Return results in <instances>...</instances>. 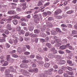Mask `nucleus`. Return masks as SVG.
<instances>
[{
	"label": "nucleus",
	"instance_id": "35",
	"mask_svg": "<svg viewBox=\"0 0 77 77\" xmlns=\"http://www.w3.org/2000/svg\"><path fill=\"white\" fill-rule=\"evenodd\" d=\"M51 34L52 35H55L56 34V32L55 31H54V30H52L51 31Z\"/></svg>",
	"mask_w": 77,
	"mask_h": 77
},
{
	"label": "nucleus",
	"instance_id": "20",
	"mask_svg": "<svg viewBox=\"0 0 77 77\" xmlns=\"http://www.w3.org/2000/svg\"><path fill=\"white\" fill-rule=\"evenodd\" d=\"M6 76L8 77H13L14 76L12 74H8L6 75Z\"/></svg>",
	"mask_w": 77,
	"mask_h": 77
},
{
	"label": "nucleus",
	"instance_id": "51",
	"mask_svg": "<svg viewBox=\"0 0 77 77\" xmlns=\"http://www.w3.org/2000/svg\"><path fill=\"white\" fill-rule=\"evenodd\" d=\"M26 25H27L26 23L24 22H22L21 23V25L22 26H26Z\"/></svg>",
	"mask_w": 77,
	"mask_h": 77
},
{
	"label": "nucleus",
	"instance_id": "8",
	"mask_svg": "<svg viewBox=\"0 0 77 77\" xmlns=\"http://www.w3.org/2000/svg\"><path fill=\"white\" fill-rule=\"evenodd\" d=\"M8 14H16V12L15 11H11L8 12Z\"/></svg>",
	"mask_w": 77,
	"mask_h": 77
},
{
	"label": "nucleus",
	"instance_id": "50",
	"mask_svg": "<svg viewBox=\"0 0 77 77\" xmlns=\"http://www.w3.org/2000/svg\"><path fill=\"white\" fill-rule=\"evenodd\" d=\"M59 53H60V54H64V52L62 51H58Z\"/></svg>",
	"mask_w": 77,
	"mask_h": 77
},
{
	"label": "nucleus",
	"instance_id": "49",
	"mask_svg": "<svg viewBox=\"0 0 77 77\" xmlns=\"http://www.w3.org/2000/svg\"><path fill=\"white\" fill-rule=\"evenodd\" d=\"M38 51L41 53H42V49L41 48H38Z\"/></svg>",
	"mask_w": 77,
	"mask_h": 77
},
{
	"label": "nucleus",
	"instance_id": "6",
	"mask_svg": "<svg viewBox=\"0 0 77 77\" xmlns=\"http://www.w3.org/2000/svg\"><path fill=\"white\" fill-rule=\"evenodd\" d=\"M6 28H7V29H8L9 30H12L11 26V24H9L7 25Z\"/></svg>",
	"mask_w": 77,
	"mask_h": 77
},
{
	"label": "nucleus",
	"instance_id": "25",
	"mask_svg": "<svg viewBox=\"0 0 77 77\" xmlns=\"http://www.w3.org/2000/svg\"><path fill=\"white\" fill-rule=\"evenodd\" d=\"M33 17L34 18V19H36L37 18H38V14H35L33 16Z\"/></svg>",
	"mask_w": 77,
	"mask_h": 77
},
{
	"label": "nucleus",
	"instance_id": "9",
	"mask_svg": "<svg viewBox=\"0 0 77 77\" xmlns=\"http://www.w3.org/2000/svg\"><path fill=\"white\" fill-rule=\"evenodd\" d=\"M34 20L35 23H38L40 21L39 18H37V19H34Z\"/></svg>",
	"mask_w": 77,
	"mask_h": 77
},
{
	"label": "nucleus",
	"instance_id": "34",
	"mask_svg": "<svg viewBox=\"0 0 77 77\" xmlns=\"http://www.w3.org/2000/svg\"><path fill=\"white\" fill-rule=\"evenodd\" d=\"M5 47H7V48H9V47H11V45H10L8 43H6L5 45Z\"/></svg>",
	"mask_w": 77,
	"mask_h": 77
},
{
	"label": "nucleus",
	"instance_id": "54",
	"mask_svg": "<svg viewBox=\"0 0 77 77\" xmlns=\"http://www.w3.org/2000/svg\"><path fill=\"white\" fill-rule=\"evenodd\" d=\"M36 36H37V35L36 34H32V35H31V37H32V38H34V37H36Z\"/></svg>",
	"mask_w": 77,
	"mask_h": 77
},
{
	"label": "nucleus",
	"instance_id": "30",
	"mask_svg": "<svg viewBox=\"0 0 77 77\" xmlns=\"http://www.w3.org/2000/svg\"><path fill=\"white\" fill-rule=\"evenodd\" d=\"M42 2L40 1H39L38 3L37 6H42Z\"/></svg>",
	"mask_w": 77,
	"mask_h": 77
},
{
	"label": "nucleus",
	"instance_id": "13",
	"mask_svg": "<svg viewBox=\"0 0 77 77\" xmlns=\"http://www.w3.org/2000/svg\"><path fill=\"white\" fill-rule=\"evenodd\" d=\"M73 12H74V11L71 10L67 11L66 13L67 14H72Z\"/></svg>",
	"mask_w": 77,
	"mask_h": 77
},
{
	"label": "nucleus",
	"instance_id": "23",
	"mask_svg": "<svg viewBox=\"0 0 77 77\" xmlns=\"http://www.w3.org/2000/svg\"><path fill=\"white\" fill-rule=\"evenodd\" d=\"M48 56L49 58H53V55L51 54H48Z\"/></svg>",
	"mask_w": 77,
	"mask_h": 77
},
{
	"label": "nucleus",
	"instance_id": "15",
	"mask_svg": "<svg viewBox=\"0 0 77 77\" xmlns=\"http://www.w3.org/2000/svg\"><path fill=\"white\" fill-rule=\"evenodd\" d=\"M13 23L14 25H17L18 23V22L17 20H13Z\"/></svg>",
	"mask_w": 77,
	"mask_h": 77
},
{
	"label": "nucleus",
	"instance_id": "19",
	"mask_svg": "<svg viewBox=\"0 0 77 77\" xmlns=\"http://www.w3.org/2000/svg\"><path fill=\"white\" fill-rule=\"evenodd\" d=\"M4 33H5V34H6V35H8L9 33V32L8 30L5 29L4 30Z\"/></svg>",
	"mask_w": 77,
	"mask_h": 77
},
{
	"label": "nucleus",
	"instance_id": "28",
	"mask_svg": "<svg viewBox=\"0 0 77 77\" xmlns=\"http://www.w3.org/2000/svg\"><path fill=\"white\" fill-rule=\"evenodd\" d=\"M35 33H39L40 31L39 30L35 29L34 31Z\"/></svg>",
	"mask_w": 77,
	"mask_h": 77
},
{
	"label": "nucleus",
	"instance_id": "36",
	"mask_svg": "<svg viewBox=\"0 0 77 77\" xmlns=\"http://www.w3.org/2000/svg\"><path fill=\"white\" fill-rule=\"evenodd\" d=\"M58 72L60 74H62L63 73V70L61 69L59 70L58 71Z\"/></svg>",
	"mask_w": 77,
	"mask_h": 77
},
{
	"label": "nucleus",
	"instance_id": "33",
	"mask_svg": "<svg viewBox=\"0 0 77 77\" xmlns=\"http://www.w3.org/2000/svg\"><path fill=\"white\" fill-rule=\"evenodd\" d=\"M67 68L69 71H71L72 70V68L70 67H67Z\"/></svg>",
	"mask_w": 77,
	"mask_h": 77
},
{
	"label": "nucleus",
	"instance_id": "22",
	"mask_svg": "<svg viewBox=\"0 0 77 77\" xmlns=\"http://www.w3.org/2000/svg\"><path fill=\"white\" fill-rule=\"evenodd\" d=\"M44 66L45 67H46V68H48V67H49V66H50V64L48 63H45L44 65Z\"/></svg>",
	"mask_w": 77,
	"mask_h": 77
},
{
	"label": "nucleus",
	"instance_id": "45",
	"mask_svg": "<svg viewBox=\"0 0 77 77\" xmlns=\"http://www.w3.org/2000/svg\"><path fill=\"white\" fill-rule=\"evenodd\" d=\"M34 71L36 73L38 72V69L36 68H35L34 69Z\"/></svg>",
	"mask_w": 77,
	"mask_h": 77
},
{
	"label": "nucleus",
	"instance_id": "42",
	"mask_svg": "<svg viewBox=\"0 0 77 77\" xmlns=\"http://www.w3.org/2000/svg\"><path fill=\"white\" fill-rule=\"evenodd\" d=\"M5 41V38H2L0 39V42H3Z\"/></svg>",
	"mask_w": 77,
	"mask_h": 77
},
{
	"label": "nucleus",
	"instance_id": "16",
	"mask_svg": "<svg viewBox=\"0 0 77 77\" xmlns=\"http://www.w3.org/2000/svg\"><path fill=\"white\" fill-rule=\"evenodd\" d=\"M16 11L17 12H21L22 11V9L21 8H16Z\"/></svg>",
	"mask_w": 77,
	"mask_h": 77
},
{
	"label": "nucleus",
	"instance_id": "46",
	"mask_svg": "<svg viewBox=\"0 0 77 77\" xmlns=\"http://www.w3.org/2000/svg\"><path fill=\"white\" fill-rule=\"evenodd\" d=\"M12 57H18V56L17 55H15V54L12 55Z\"/></svg>",
	"mask_w": 77,
	"mask_h": 77
},
{
	"label": "nucleus",
	"instance_id": "62",
	"mask_svg": "<svg viewBox=\"0 0 77 77\" xmlns=\"http://www.w3.org/2000/svg\"><path fill=\"white\" fill-rule=\"evenodd\" d=\"M30 58H34L35 57V55H31L30 56Z\"/></svg>",
	"mask_w": 77,
	"mask_h": 77
},
{
	"label": "nucleus",
	"instance_id": "56",
	"mask_svg": "<svg viewBox=\"0 0 77 77\" xmlns=\"http://www.w3.org/2000/svg\"><path fill=\"white\" fill-rule=\"evenodd\" d=\"M9 42L10 43V44H13V40L12 39H10L9 41Z\"/></svg>",
	"mask_w": 77,
	"mask_h": 77
},
{
	"label": "nucleus",
	"instance_id": "11",
	"mask_svg": "<svg viewBox=\"0 0 77 77\" xmlns=\"http://www.w3.org/2000/svg\"><path fill=\"white\" fill-rule=\"evenodd\" d=\"M33 29H34V27L33 26H29V31H33Z\"/></svg>",
	"mask_w": 77,
	"mask_h": 77
},
{
	"label": "nucleus",
	"instance_id": "7",
	"mask_svg": "<svg viewBox=\"0 0 77 77\" xmlns=\"http://www.w3.org/2000/svg\"><path fill=\"white\" fill-rule=\"evenodd\" d=\"M22 71L23 72H22ZM21 71L23 73V75H26L27 74V73H28V74H29V72H27V71H26V70H21Z\"/></svg>",
	"mask_w": 77,
	"mask_h": 77
},
{
	"label": "nucleus",
	"instance_id": "43",
	"mask_svg": "<svg viewBox=\"0 0 77 77\" xmlns=\"http://www.w3.org/2000/svg\"><path fill=\"white\" fill-rule=\"evenodd\" d=\"M5 67H1V68L0 70L2 72H3V71H5Z\"/></svg>",
	"mask_w": 77,
	"mask_h": 77
},
{
	"label": "nucleus",
	"instance_id": "61",
	"mask_svg": "<svg viewBox=\"0 0 77 77\" xmlns=\"http://www.w3.org/2000/svg\"><path fill=\"white\" fill-rule=\"evenodd\" d=\"M57 18L58 19H61V18H62V16H58L57 17Z\"/></svg>",
	"mask_w": 77,
	"mask_h": 77
},
{
	"label": "nucleus",
	"instance_id": "48",
	"mask_svg": "<svg viewBox=\"0 0 77 77\" xmlns=\"http://www.w3.org/2000/svg\"><path fill=\"white\" fill-rule=\"evenodd\" d=\"M69 48L70 50H74L73 48L72 47V46H69Z\"/></svg>",
	"mask_w": 77,
	"mask_h": 77
},
{
	"label": "nucleus",
	"instance_id": "32",
	"mask_svg": "<svg viewBox=\"0 0 77 77\" xmlns=\"http://www.w3.org/2000/svg\"><path fill=\"white\" fill-rule=\"evenodd\" d=\"M37 63H38V64H41V65L44 64V62L41 61H38Z\"/></svg>",
	"mask_w": 77,
	"mask_h": 77
},
{
	"label": "nucleus",
	"instance_id": "1",
	"mask_svg": "<svg viewBox=\"0 0 77 77\" xmlns=\"http://www.w3.org/2000/svg\"><path fill=\"white\" fill-rule=\"evenodd\" d=\"M60 41V40L59 39H57L56 40H54V42L56 43V45L57 47H59L60 45H62V44L60 43H59Z\"/></svg>",
	"mask_w": 77,
	"mask_h": 77
},
{
	"label": "nucleus",
	"instance_id": "17",
	"mask_svg": "<svg viewBox=\"0 0 77 77\" xmlns=\"http://www.w3.org/2000/svg\"><path fill=\"white\" fill-rule=\"evenodd\" d=\"M17 51L18 53H21L23 52V49L21 48H18V49Z\"/></svg>",
	"mask_w": 77,
	"mask_h": 77
},
{
	"label": "nucleus",
	"instance_id": "10",
	"mask_svg": "<svg viewBox=\"0 0 77 77\" xmlns=\"http://www.w3.org/2000/svg\"><path fill=\"white\" fill-rule=\"evenodd\" d=\"M42 40L43 41V42H48V41H49V38H48V37H46L45 40L44 39L42 38Z\"/></svg>",
	"mask_w": 77,
	"mask_h": 77
},
{
	"label": "nucleus",
	"instance_id": "27",
	"mask_svg": "<svg viewBox=\"0 0 77 77\" xmlns=\"http://www.w3.org/2000/svg\"><path fill=\"white\" fill-rule=\"evenodd\" d=\"M66 73H65L63 74V76L64 77H69L68 75V73H67V72Z\"/></svg>",
	"mask_w": 77,
	"mask_h": 77
},
{
	"label": "nucleus",
	"instance_id": "58",
	"mask_svg": "<svg viewBox=\"0 0 77 77\" xmlns=\"http://www.w3.org/2000/svg\"><path fill=\"white\" fill-rule=\"evenodd\" d=\"M58 2V1H57L56 0H54L53 1V3H54V5L56 4V3H57Z\"/></svg>",
	"mask_w": 77,
	"mask_h": 77
},
{
	"label": "nucleus",
	"instance_id": "21",
	"mask_svg": "<svg viewBox=\"0 0 77 77\" xmlns=\"http://www.w3.org/2000/svg\"><path fill=\"white\" fill-rule=\"evenodd\" d=\"M46 45L48 46V48H50L51 47V45L49 43H47L46 44Z\"/></svg>",
	"mask_w": 77,
	"mask_h": 77
},
{
	"label": "nucleus",
	"instance_id": "44",
	"mask_svg": "<svg viewBox=\"0 0 77 77\" xmlns=\"http://www.w3.org/2000/svg\"><path fill=\"white\" fill-rule=\"evenodd\" d=\"M67 63L68 64H71L72 63V61L68 60H67Z\"/></svg>",
	"mask_w": 77,
	"mask_h": 77
},
{
	"label": "nucleus",
	"instance_id": "64",
	"mask_svg": "<svg viewBox=\"0 0 77 77\" xmlns=\"http://www.w3.org/2000/svg\"><path fill=\"white\" fill-rule=\"evenodd\" d=\"M9 62H10V63H12V62H14V59H11L10 60Z\"/></svg>",
	"mask_w": 77,
	"mask_h": 77
},
{
	"label": "nucleus",
	"instance_id": "2",
	"mask_svg": "<svg viewBox=\"0 0 77 77\" xmlns=\"http://www.w3.org/2000/svg\"><path fill=\"white\" fill-rule=\"evenodd\" d=\"M22 5L23 6V7H22V9L23 10H25L26 8H27V3L24 2L22 3Z\"/></svg>",
	"mask_w": 77,
	"mask_h": 77
},
{
	"label": "nucleus",
	"instance_id": "26",
	"mask_svg": "<svg viewBox=\"0 0 77 77\" xmlns=\"http://www.w3.org/2000/svg\"><path fill=\"white\" fill-rule=\"evenodd\" d=\"M8 65V63L7 61H5L4 64L2 65V66H7Z\"/></svg>",
	"mask_w": 77,
	"mask_h": 77
},
{
	"label": "nucleus",
	"instance_id": "14",
	"mask_svg": "<svg viewBox=\"0 0 77 77\" xmlns=\"http://www.w3.org/2000/svg\"><path fill=\"white\" fill-rule=\"evenodd\" d=\"M46 74L47 75V74L48 75H51V72L49 71H46L45 72Z\"/></svg>",
	"mask_w": 77,
	"mask_h": 77
},
{
	"label": "nucleus",
	"instance_id": "18",
	"mask_svg": "<svg viewBox=\"0 0 77 77\" xmlns=\"http://www.w3.org/2000/svg\"><path fill=\"white\" fill-rule=\"evenodd\" d=\"M5 73L6 75L8 74L9 73H10V70L8 69H6L5 71Z\"/></svg>",
	"mask_w": 77,
	"mask_h": 77
},
{
	"label": "nucleus",
	"instance_id": "40",
	"mask_svg": "<svg viewBox=\"0 0 77 77\" xmlns=\"http://www.w3.org/2000/svg\"><path fill=\"white\" fill-rule=\"evenodd\" d=\"M30 54V53L29 52H26L24 53V54L25 55H29V54Z\"/></svg>",
	"mask_w": 77,
	"mask_h": 77
},
{
	"label": "nucleus",
	"instance_id": "5",
	"mask_svg": "<svg viewBox=\"0 0 77 77\" xmlns=\"http://www.w3.org/2000/svg\"><path fill=\"white\" fill-rule=\"evenodd\" d=\"M65 63H66V61L64 60H61L58 62L59 64H60V65L65 64Z\"/></svg>",
	"mask_w": 77,
	"mask_h": 77
},
{
	"label": "nucleus",
	"instance_id": "63",
	"mask_svg": "<svg viewBox=\"0 0 77 77\" xmlns=\"http://www.w3.org/2000/svg\"><path fill=\"white\" fill-rule=\"evenodd\" d=\"M30 13H32V11H27L25 13L26 14H30Z\"/></svg>",
	"mask_w": 77,
	"mask_h": 77
},
{
	"label": "nucleus",
	"instance_id": "38",
	"mask_svg": "<svg viewBox=\"0 0 77 77\" xmlns=\"http://www.w3.org/2000/svg\"><path fill=\"white\" fill-rule=\"evenodd\" d=\"M54 20V19L52 17H50L48 19V20H49V21H52V20Z\"/></svg>",
	"mask_w": 77,
	"mask_h": 77
},
{
	"label": "nucleus",
	"instance_id": "47",
	"mask_svg": "<svg viewBox=\"0 0 77 77\" xmlns=\"http://www.w3.org/2000/svg\"><path fill=\"white\" fill-rule=\"evenodd\" d=\"M4 61H5V60H4V59H1L0 60V62L2 64H3V63H4Z\"/></svg>",
	"mask_w": 77,
	"mask_h": 77
},
{
	"label": "nucleus",
	"instance_id": "52",
	"mask_svg": "<svg viewBox=\"0 0 77 77\" xmlns=\"http://www.w3.org/2000/svg\"><path fill=\"white\" fill-rule=\"evenodd\" d=\"M72 33H73V34H77V32L75 30H73L72 31Z\"/></svg>",
	"mask_w": 77,
	"mask_h": 77
},
{
	"label": "nucleus",
	"instance_id": "3",
	"mask_svg": "<svg viewBox=\"0 0 77 77\" xmlns=\"http://www.w3.org/2000/svg\"><path fill=\"white\" fill-rule=\"evenodd\" d=\"M20 67L21 68H28V65L27 64H22L20 65Z\"/></svg>",
	"mask_w": 77,
	"mask_h": 77
},
{
	"label": "nucleus",
	"instance_id": "31",
	"mask_svg": "<svg viewBox=\"0 0 77 77\" xmlns=\"http://www.w3.org/2000/svg\"><path fill=\"white\" fill-rule=\"evenodd\" d=\"M23 63H29V60H25L22 61Z\"/></svg>",
	"mask_w": 77,
	"mask_h": 77
},
{
	"label": "nucleus",
	"instance_id": "39",
	"mask_svg": "<svg viewBox=\"0 0 77 77\" xmlns=\"http://www.w3.org/2000/svg\"><path fill=\"white\" fill-rule=\"evenodd\" d=\"M61 26L62 27H67V26L65 24H62L61 25Z\"/></svg>",
	"mask_w": 77,
	"mask_h": 77
},
{
	"label": "nucleus",
	"instance_id": "55",
	"mask_svg": "<svg viewBox=\"0 0 77 77\" xmlns=\"http://www.w3.org/2000/svg\"><path fill=\"white\" fill-rule=\"evenodd\" d=\"M48 26L49 27H53V25L51 23H49L48 24Z\"/></svg>",
	"mask_w": 77,
	"mask_h": 77
},
{
	"label": "nucleus",
	"instance_id": "59",
	"mask_svg": "<svg viewBox=\"0 0 77 77\" xmlns=\"http://www.w3.org/2000/svg\"><path fill=\"white\" fill-rule=\"evenodd\" d=\"M28 71L30 72H34V70L32 69H29V70Z\"/></svg>",
	"mask_w": 77,
	"mask_h": 77
},
{
	"label": "nucleus",
	"instance_id": "4",
	"mask_svg": "<svg viewBox=\"0 0 77 77\" xmlns=\"http://www.w3.org/2000/svg\"><path fill=\"white\" fill-rule=\"evenodd\" d=\"M61 12L62 10L60 9H58L54 12V14L55 15H58V14H59L60 13H61Z\"/></svg>",
	"mask_w": 77,
	"mask_h": 77
},
{
	"label": "nucleus",
	"instance_id": "24",
	"mask_svg": "<svg viewBox=\"0 0 77 77\" xmlns=\"http://www.w3.org/2000/svg\"><path fill=\"white\" fill-rule=\"evenodd\" d=\"M41 77H47V74H45V73H42L41 74Z\"/></svg>",
	"mask_w": 77,
	"mask_h": 77
},
{
	"label": "nucleus",
	"instance_id": "29",
	"mask_svg": "<svg viewBox=\"0 0 77 77\" xmlns=\"http://www.w3.org/2000/svg\"><path fill=\"white\" fill-rule=\"evenodd\" d=\"M21 27L20 26H18L16 30L17 31V32H20V31H21Z\"/></svg>",
	"mask_w": 77,
	"mask_h": 77
},
{
	"label": "nucleus",
	"instance_id": "41",
	"mask_svg": "<svg viewBox=\"0 0 77 77\" xmlns=\"http://www.w3.org/2000/svg\"><path fill=\"white\" fill-rule=\"evenodd\" d=\"M42 36L44 38H45L46 36L47 35H46L45 33H43L41 34Z\"/></svg>",
	"mask_w": 77,
	"mask_h": 77
},
{
	"label": "nucleus",
	"instance_id": "37",
	"mask_svg": "<svg viewBox=\"0 0 77 77\" xmlns=\"http://www.w3.org/2000/svg\"><path fill=\"white\" fill-rule=\"evenodd\" d=\"M66 72H67V74H69V75H72L73 73L72 72H70L69 71H66Z\"/></svg>",
	"mask_w": 77,
	"mask_h": 77
},
{
	"label": "nucleus",
	"instance_id": "12",
	"mask_svg": "<svg viewBox=\"0 0 77 77\" xmlns=\"http://www.w3.org/2000/svg\"><path fill=\"white\" fill-rule=\"evenodd\" d=\"M66 47L65 45H63L62 46H60V48L61 50H63V49H65L66 48Z\"/></svg>",
	"mask_w": 77,
	"mask_h": 77
},
{
	"label": "nucleus",
	"instance_id": "53",
	"mask_svg": "<svg viewBox=\"0 0 77 77\" xmlns=\"http://www.w3.org/2000/svg\"><path fill=\"white\" fill-rule=\"evenodd\" d=\"M43 15L44 17H45L47 15V13L46 12H44L43 13Z\"/></svg>",
	"mask_w": 77,
	"mask_h": 77
},
{
	"label": "nucleus",
	"instance_id": "60",
	"mask_svg": "<svg viewBox=\"0 0 77 77\" xmlns=\"http://www.w3.org/2000/svg\"><path fill=\"white\" fill-rule=\"evenodd\" d=\"M49 5H50V2H48L46 3L45 4V6H48Z\"/></svg>",
	"mask_w": 77,
	"mask_h": 77
},
{
	"label": "nucleus",
	"instance_id": "57",
	"mask_svg": "<svg viewBox=\"0 0 77 77\" xmlns=\"http://www.w3.org/2000/svg\"><path fill=\"white\" fill-rule=\"evenodd\" d=\"M56 31L57 32H61V31L60 30L59 28H56Z\"/></svg>",
	"mask_w": 77,
	"mask_h": 77
}]
</instances>
